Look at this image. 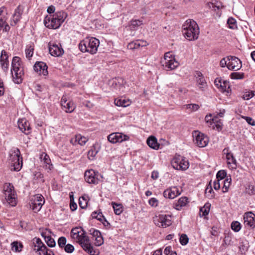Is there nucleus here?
<instances>
[{"label":"nucleus","mask_w":255,"mask_h":255,"mask_svg":"<svg viewBox=\"0 0 255 255\" xmlns=\"http://www.w3.org/2000/svg\"><path fill=\"white\" fill-rule=\"evenodd\" d=\"M20 152L18 148H15L10 152L9 160L14 171H18L22 167V161H20Z\"/></svg>","instance_id":"6e6552de"},{"label":"nucleus","mask_w":255,"mask_h":255,"mask_svg":"<svg viewBox=\"0 0 255 255\" xmlns=\"http://www.w3.org/2000/svg\"><path fill=\"white\" fill-rule=\"evenodd\" d=\"M216 116L212 118V115L210 114L205 117V120L207 123L209 124V126L211 127L213 124H215V121H216Z\"/></svg>","instance_id":"4c0bfd02"},{"label":"nucleus","mask_w":255,"mask_h":255,"mask_svg":"<svg viewBox=\"0 0 255 255\" xmlns=\"http://www.w3.org/2000/svg\"><path fill=\"white\" fill-rule=\"evenodd\" d=\"M49 51L52 56L57 57L62 55L64 53V50L61 47L56 44L52 43H49Z\"/></svg>","instance_id":"4be33fe9"},{"label":"nucleus","mask_w":255,"mask_h":255,"mask_svg":"<svg viewBox=\"0 0 255 255\" xmlns=\"http://www.w3.org/2000/svg\"><path fill=\"white\" fill-rule=\"evenodd\" d=\"M149 204L153 207H156L158 205V201L155 198H151L148 200Z\"/></svg>","instance_id":"4d7b16f0"},{"label":"nucleus","mask_w":255,"mask_h":255,"mask_svg":"<svg viewBox=\"0 0 255 255\" xmlns=\"http://www.w3.org/2000/svg\"><path fill=\"white\" fill-rule=\"evenodd\" d=\"M215 126L218 130L221 129L222 125L220 121H218L217 118L216 119V121H215V124H213L211 127L213 128H215Z\"/></svg>","instance_id":"e2e57ef3"},{"label":"nucleus","mask_w":255,"mask_h":255,"mask_svg":"<svg viewBox=\"0 0 255 255\" xmlns=\"http://www.w3.org/2000/svg\"><path fill=\"white\" fill-rule=\"evenodd\" d=\"M231 78L233 79H243L244 78V73L234 72L231 74Z\"/></svg>","instance_id":"a18cd8bd"},{"label":"nucleus","mask_w":255,"mask_h":255,"mask_svg":"<svg viewBox=\"0 0 255 255\" xmlns=\"http://www.w3.org/2000/svg\"><path fill=\"white\" fill-rule=\"evenodd\" d=\"M227 176V172L224 170H221L219 171L216 175V178L220 181L224 179Z\"/></svg>","instance_id":"49530a36"},{"label":"nucleus","mask_w":255,"mask_h":255,"mask_svg":"<svg viewBox=\"0 0 255 255\" xmlns=\"http://www.w3.org/2000/svg\"><path fill=\"white\" fill-rule=\"evenodd\" d=\"M182 27V32L186 38L189 40H194L198 38L199 28L195 21L188 19Z\"/></svg>","instance_id":"20e7f679"},{"label":"nucleus","mask_w":255,"mask_h":255,"mask_svg":"<svg viewBox=\"0 0 255 255\" xmlns=\"http://www.w3.org/2000/svg\"><path fill=\"white\" fill-rule=\"evenodd\" d=\"M88 201L84 197H80L79 200V204L80 207L82 209H85L87 208L88 205Z\"/></svg>","instance_id":"ea45409f"},{"label":"nucleus","mask_w":255,"mask_h":255,"mask_svg":"<svg viewBox=\"0 0 255 255\" xmlns=\"http://www.w3.org/2000/svg\"><path fill=\"white\" fill-rule=\"evenodd\" d=\"M228 60V68L230 70L238 71L242 67V61L237 57L228 56L227 57Z\"/></svg>","instance_id":"4468645a"},{"label":"nucleus","mask_w":255,"mask_h":255,"mask_svg":"<svg viewBox=\"0 0 255 255\" xmlns=\"http://www.w3.org/2000/svg\"><path fill=\"white\" fill-rule=\"evenodd\" d=\"M171 163L172 166L177 170H185L189 167L188 161L182 157H174Z\"/></svg>","instance_id":"f8f14e48"},{"label":"nucleus","mask_w":255,"mask_h":255,"mask_svg":"<svg viewBox=\"0 0 255 255\" xmlns=\"http://www.w3.org/2000/svg\"><path fill=\"white\" fill-rule=\"evenodd\" d=\"M99 148L98 145L94 144L88 152V158L90 160H93L99 152Z\"/></svg>","instance_id":"7c9ffc66"},{"label":"nucleus","mask_w":255,"mask_h":255,"mask_svg":"<svg viewBox=\"0 0 255 255\" xmlns=\"http://www.w3.org/2000/svg\"><path fill=\"white\" fill-rule=\"evenodd\" d=\"M3 193L6 202L12 207L15 206L17 204L16 195L13 186L9 183H5L3 185Z\"/></svg>","instance_id":"423d86ee"},{"label":"nucleus","mask_w":255,"mask_h":255,"mask_svg":"<svg viewBox=\"0 0 255 255\" xmlns=\"http://www.w3.org/2000/svg\"><path fill=\"white\" fill-rule=\"evenodd\" d=\"M188 202V198L187 197H182L174 203V207L177 210H180L183 207L186 206Z\"/></svg>","instance_id":"bb28decb"},{"label":"nucleus","mask_w":255,"mask_h":255,"mask_svg":"<svg viewBox=\"0 0 255 255\" xmlns=\"http://www.w3.org/2000/svg\"><path fill=\"white\" fill-rule=\"evenodd\" d=\"M47 68L46 63L42 61L36 62L33 66V69L35 72L39 75H43V76L48 75Z\"/></svg>","instance_id":"412c9836"},{"label":"nucleus","mask_w":255,"mask_h":255,"mask_svg":"<svg viewBox=\"0 0 255 255\" xmlns=\"http://www.w3.org/2000/svg\"><path fill=\"white\" fill-rule=\"evenodd\" d=\"M143 24L142 20H132L130 21V25L134 28L135 27L140 26Z\"/></svg>","instance_id":"13d9d810"},{"label":"nucleus","mask_w":255,"mask_h":255,"mask_svg":"<svg viewBox=\"0 0 255 255\" xmlns=\"http://www.w3.org/2000/svg\"><path fill=\"white\" fill-rule=\"evenodd\" d=\"M210 204H206L203 207L200 209V215L201 217L206 216L209 214L210 211Z\"/></svg>","instance_id":"473e14b6"},{"label":"nucleus","mask_w":255,"mask_h":255,"mask_svg":"<svg viewBox=\"0 0 255 255\" xmlns=\"http://www.w3.org/2000/svg\"><path fill=\"white\" fill-rule=\"evenodd\" d=\"M87 141L88 139L86 137L82 136L81 134H77L70 140V142L73 145L78 144L80 145H83Z\"/></svg>","instance_id":"a878e982"},{"label":"nucleus","mask_w":255,"mask_h":255,"mask_svg":"<svg viewBox=\"0 0 255 255\" xmlns=\"http://www.w3.org/2000/svg\"><path fill=\"white\" fill-rule=\"evenodd\" d=\"M195 77L196 79V85L199 89L202 91L205 90L207 84L203 74L200 71H196Z\"/></svg>","instance_id":"aec40b11"},{"label":"nucleus","mask_w":255,"mask_h":255,"mask_svg":"<svg viewBox=\"0 0 255 255\" xmlns=\"http://www.w3.org/2000/svg\"><path fill=\"white\" fill-rule=\"evenodd\" d=\"M91 232V234L93 235V237L96 238L101 236V233L98 230H95L94 229H92L90 230Z\"/></svg>","instance_id":"0e129e2a"},{"label":"nucleus","mask_w":255,"mask_h":255,"mask_svg":"<svg viewBox=\"0 0 255 255\" xmlns=\"http://www.w3.org/2000/svg\"><path fill=\"white\" fill-rule=\"evenodd\" d=\"M211 4L213 8L216 7L218 9L224 7V6L220 2H217L216 3H211Z\"/></svg>","instance_id":"338daca9"},{"label":"nucleus","mask_w":255,"mask_h":255,"mask_svg":"<svg viewBox=\"0 0 255 255\" xmlns=\"http://www.w3.org/2000/svg\"><path fill=\"white\" fill-rule=\"evenodd\" d=\"M137 40L132 41L129 43L127 46L128 49L133 50L139 48V44Z\"/></svg>","instance_id":"c03bdc74"},{"label":"nucleus","mask_w":255,"mask_h":255,"mask_svg":"<svg viewBox=\"0 0 255 255\" xmlns=\"http://www.w3.org/2000/svg\"><path fill=\"white\" fill-rule=\"evenodd\" d=\"M232 179L231 178L227 177V178L224 181V186L222 188V191L223 193L227 192L229 190V188L231 184Z\"/></svg>","instance_id":"f704fd0d"},{"label":"nucleus","mask_w":255,"mask_h":255,"mask_svg":"<svg viewBox=\"0 0 255 255\" xmlns=\"http://www.w3.org/2000/svg\"><path fill=\"white\" fill-rule=\"evenodd\" d=\"M93 218L97 219L98 220L100 221H102L103 218H105L102 214L101 212H94L92 213L91 215Z\"/></svg>","instance_id":"37998d69"},{"label":"nucleus","mask_w":255,"mask_h":255,"mask_svg":"<svg viewBox=\"0 0 255 255\" xmlns=\"http://www.w3.org/2000/svg\"><path fill=\"white\" fill-rule=\"evenodd\" d=\"M244 224L246 227H255V215L252 212H246L244 215Z\"/></svg>","instance_id":"a211bd4d"},{"label":"nucleus","mask_w":255,"mask_h":255,"mask_svg":"<svg viewBox=\"0 0 255 255\" xmlns=\"http://www.w3.org/2000/svg\"><path fill=\"white\" fill-rule=\"evenodd\" d=\"M2 29H3L5 31H8L10 29V27L6 23V19L5 18V17H0V30Z\"/></svg>","instance_id":"72a5a7b5"},{"label":"nucleus","mask_w":255,"mask_h":255,"mask_svg":"<svg viewBox=\"0 0 255 255\" xmlns=\"http://www.w3.org/2000/svg\"><path fill=\"white\" fill-rule=\"evenodd\" d=\"M193 137L194 143L200 147H205L209 142L208 137L198 131H193Z\"/></svg>","instance_id":"1a4fd4ad"},{"label":"nucleus","mask_w":255,"mask_h":255,"mask_svg":"<svg viewBox=\"0 0 255 255\" xmlns=\"http://www.w3.org/2000/svg\"><path fill=\"white\" fill-rule=\"evenodd\" d=\"M35 251L39 255H54L53 252L51 250L48 249L45 245L40 248H35Z\"/></svg>","instance_id":"c756f323"},{"label":"nucleus","mask_w":255,"mask_h":255,"mask_svg":"<svg viewBox=\"0 0 255 255\" xmlns=\"http://www.w3.org/2000/svg\"><path fill=\"white\" fill-rule=\"evenodd\" d=\"M67 240L64 237H61L58 239V244L60 248H64L66 244Z\"/></svg>","instance_id":"3c124183"},{"label":"nucleus","mask_w":255,"mask_h":255,"mask_svg":"<svg viewBox=\"0 0 255 255\" xmlns=\"http://www.w3.org/2000/svg\"><path fill=\"white\" fill-rule=\"evenodd\" d=\"M51 233V232L49 230L46 229L44 230H42L41 232V235L42 237H43L45 239V240L47 239V237L50 236V234Z\"/></svg>","instance_id":"680f3d73"},{"label":"nucleus","mask_w":255,"mask_h":255,"mask_svg":"<svg viewBox=\"0 0 255 255\" xmlns=\"http://www.w3.org/2000/svg\"><path fill=\"white\" fill-rule=\"evenodd\" d=\"M44 203L45 200L42 195L36 194L31 199L30 206L35 212H37L40 210Z\"/></svg>","instance_id":"9d476101"},{"label":"nucleus","mask_w":255,"mask_h":255,"mask_svg":"<svg viewBox=\"0 0 255 255\" xmlns=\"http://www.w3.org/2000/svg\"><path fill=\"white\" fill-rule=\"evenodd\" d=\"M255 95V91H251V92H246L243 95V99L244 100H249Z\"/></svg>","instance_id":"6e6d98bb"},{"label":"nucleus","mask_w":255,"mask_h":255,"mask_svg":"<svg viewBox=\"0 0 255 255\" xmlns=\"http://www.w3.org/2000/svg\"><path fill=\"white\" fill-rule=\"evenodd\" d=\"M65 251L67 253H72L74 250V247L71 244L66 245L64 247Z\"/></svg>","instance_id":"bf43d9fd"},{"label":"nucleus","mask_w":255,"mask_h":255,"mask_svg":"<svg viewBox=\"0 0 255 255\" xmlns=\"http://www.w3.org/2000/svg\"><path fill=\"white\" fill-rule=\"evenodd\" d=\"M242 118L245 119L249 125L253 126H255V121L252 118L249 117L243 116Z\"/></svg>","instance_id":"052dcab7"},{"label":"nucleus","mask_w":255,"mask_h":255,"mask_svg":"<svg viewBox=\"0 0 255 255\" xmlns=\"http://www.w3.org/2000/svg\"><path fill=\"white\" fill-rule=\"evenodd\" d=\"M181 188L173 186L167 189L163 192V196L166 198L174 199L181 194Z\"/></svg>","instance_id":"6ab92c4d"},{"label":"nucleus","mask_w":255,"mask_h":255,"mask_svg":"<svg viewBox=\"0 0 255 255\" xmlns=\"http://www.w3.org/2000/svg\"><path fill=\"white\" fill-rule=\"evenodd\" d=\"M19 129L25 134H28L31 132L29 123L25 119H21L18 121Z\"/></svg>","instance_id":"5701e85b"},{"label":"nucleus","mask_w":255,"mask_h":255,"mask_svg":"<svg viewBox=\"0 0 255 255\" xmlns=\"http://www.w3.org/2000/svg\"><path fill=\"white\" fill-rule=\"evenodd\" d=\"M40 158L43 162L44 166L48 170H51L53 168V165L51 163V160L49 156L46 153H43L40 155Z\"/></svg>","instance_id":"cd10ccee"},{"label":"nucleus","mask_w":255,"mask_h":255,"mask_svg":"<svg viewBox=\"0 0 255 255\" xmlns=\"http://www.w3.org/2000/svg\"><path fill=\"white\" fill-rule=\"evenodd\" d=\"M148 145L154 149H158L159 147V144L157 142L156 138L154 136H149L146 141Z\"/></svg>","instance_id":"c85d7f7f"},{"label":"nucleus","mask_w":255,"mask_h":255,"mask_svg":"<svg viewBox=\"0 0 255 255\" xmlns=\"http://www.w3.org/2000/svg\"><path fill=\"white\" fill-rule=\"evenodd\" d=\"M100 174L93 169L88 170L85 172V179L89 184H98L100 181Z\"/></svg>","instance_id":"ddd939ff"},{"label":"nucleus","mask_w":255,"mask_h":255,"mask_svg":"<svg viewBox=\"0 0 255 255\" xmlns=\"http://www.w3.org/2000/svg\"><path fill=\"white\" fill-rule=\"evenodd\" d=\"M185 106L186 109L190 110L191 112L196 111L199 108V105L195 104H188L186 105Z\"/></svg>","instance_id":"5fc2aeb1"},{"label":"nucleus","mask_w":255,"mask_h":255,"mask_svg":"<svg viewBox=\"0 0 255 255\" xmlns=\"http://www.w3.org/2000/svg\"><path fill=\"white\" fill-rule=\"evenodd\" d=\"M8 55L7 52L3 50L1 51L0 56V63L2 69L4 71H6L8 67Z\"/></svg>","instance_id":"393cba45"},{"label":"nucleus","mask_w":255,"mask_h":255,"mask_svg":"<svg viewBox=\"0 0 255 255\" xmlns=\"http://www.w3.org/2000/svg\"><path fill=\"white\" fill-rule=\"evenodd\" d=\"M23 7L19 5L17 8L15 9L14 12L12 15V19L11 22L12 26H14L20 20L21 15L23 13Z\"/></svg>","instance_id":"b1692460"},{"label":"nucleus","mask_w":255,"mask_h":255,"mask_svg":"<svg viewBox=\"0 0 255 255\" xmlns=\"http://www.w3.org/2000/svg\"><path fill=\"white\" fill-rule=\"evenodd\" d=\"M219 83H220V88L221 90L223 92H226L227 93L229 92L230 91V86L228 83H227L225 81H224L223 83H221L220 81H219Z\"/></svg>","instance_id":"79ce46f5"},{"label":"nucleus","mask_w":255,"mask_h":255,"mask_svg":"<svg viewBox=\"0 0 255 255\" xmlns=\"http://www.w3.org/2000/svg\"><path fill=\"white\" fill-rule=\"evenodd\" d=\"M113 207L114 212L116 215H120L123 212V208L122 205L120 204H117L116 203H112Z\"/></svg>","instance_id":"c9c22d12"},{"label":"nucleus","mask_w":255,"mask_h":255,"mask_svg":"<svg viewBox=\"0 0 255 255\" xmlns=\"http://www.w3.org/2000/svg\"><path fill=\"white\" fill-rule=\"evenodd\" d=\"M154 222L156 226L166 228L171 225V216L160 214L154 218Z\"/></svg>","instance_id":"9b49d317"},{"label":"nucleus","mask_w":255,"mask_h":255,"mask_svg":"<svg viewBox=\"0 0 255 255\" xmlns=\"http://www.w3.org/2000/svg\"><path fill=\"white\" fill-rule=\"evenodd\" d=\"M12 249L16 252H19L22 248V245L21 243H18L17 242H14L12 243Z\"/></svg>","instance_id":"864d4df0"},{"label":"nucleus","mask_w":255,"mask_h":255,"mask_svg":"<svg viewBox=\"0 0 255 255\" xmlns=\"http://www.w3.org/2000/svg\"><path fill=\"white\" fill-rule=\"evenodd\" d=\"M161 63L166 70H173L179 65V63L175 60V56L170 52L165 53L164 58L161 60Z\"/></svg>","instance_id":"0eeeda50"},{"label":"nucleus","mask_w":255,"mask_h":255,"mask_svg":"<svg viewBox=\"0 0 255 255\" xmlns=\"http://www.w3.org/2000/svg\"><path fill=\"white\" fill-rule=\"evenodd\" d=\"M128 139L129 137L128 135L120 132L112 133L108 136V140L113 143L122 142L128 140Z\"/></svg>","instance_id":"f3484780"},{"label":"nucleus","mask_w":255,"mask_h":255,"mask_svg":"<svg viewBox=\"0 0 255 255\" xmlns=\"http://www.w3.org/2000/svg\"><path fill=\"white\" fill-rule=\"evenodd\" d=\"M228 61V60L227 59V57L224 58L222 59L220 61V65L222 67H225L226 66H227L228 67V62H227Z\"/></svg>","instance_id":"774afa93"},{"label":"nucleus","mask_w":255,"mask_h":255,"mask_svg":"<svg viewBox=\"0 0 255 255\" xmlns=\"http://www.w3.org/2000/svg\"><path fill=\"white\" fill-rule=\"evenodd\" d=\"M33 241L34 244L33 250L34 251L35 248H40L41 247L45 246L39 238H35L33 239Z\"/></svg>","instance_id":"58836bf2"},{"label":"nucleus","mask_w":255,"mask_h":255,"mask_svg":"<svg viewBox=\"0 0 255 255\" xmlns=\"http://www.w3.org/2000/svg\"><path fill=\"white\" fill-rule=\"evenodd\" d=\"M227 24L230 29H235L237 28V21L233 17H230L227 20Z\"/></svg>","instance_id":"e433bc0d"},{"label":"nucleus","mask_w":255,"mask_h":255,"mask_svg":"<svg viewBox=\"0 0 255 255\" xmlns=\"http://www.w3.org/2000/svg\"><path fill=\"white\" fill-rule=\"evenodd\" d=\"M62 109L67 113H72L76 108V105L71 100H68L66 96H63L61 100Z\"/></svg>","instance_id":"2eb2a0df"},{"label":"nucleus","mask_w":255,"mask_h":255,"mask_svg":"<svg viewBox=\"0 0 255 255\" xmlns=\"http://www.w3.org/2000/svg\"><path fill=\"white\" fill-rule=\"evenodd\" d=\"M71 237L74 241L79 243L82 249L90 255H98L90 243L89 237L81 227H75L71 231Z\"/></svg>","instance_id":"f257e3e1"},{"label":"nucleus","mask_w":255,"mask_h":255,"mask_svg":"<svg viewBox=\"0 0 255 255\" xmlns=\"http://www.w3.org/2000/svg\"><path fill=\"white\" fill-rule=\"evenodd\" d=\"M115 105L119 107H126L129 106L130 102L128 100H126L125 98H120L119 99H115L114 102Z\"/></svg>","instance_id":"2f4dec72"},{"label":"nucleus","mask_w":255,"mask_h":255,"mask_svg":"<svg viewBox=\"0 0 255 255\" xmlns=\"http://www.w3.org/2000/svg\"><path fill=\"white\" fill-rule=\"evenodd\" d=\"M231 228L234 231L238 232L241 229V225L238 221H233L231 224Z\"/></svg>","instance_id":"a19ab883"},{"label":"nucleus","mask_w":255,"mask_h":255,"mask_svg":"<svg viewBox=\"0 0 255 255\" xmlns=\"http://www.w3.org/2000/svg\"><path fill=\"white\" fill-rule=\"evenodd\" d=\"M223 152L224 154L226 155V158L229 168L231 170L236 169L237 166V161L233 154L229 151V148H225L224 149Z\"/></svg>","instance_id":"dca6fc26"},{"label":"nucleus","mask_w":255,"mask_h":255,"mask_svg":"<svg viewBox=\"0 0 255 255\" xmlns=\"http://www.w3.org/2000/svg\"><path fill=\"white\" fill-rule=\"evenodd\" d=\"M95 240H96L95 244L97 246H100L102 245L104 243L103 238L101 236L96 237Z\"/></svg>","instance_id":"69168bd1"},{"label":"nucleus","mask_w":255,"mask_h":255,"mask_svg":"<svg viewBox=\"0 0 255 255\" xmlns=\"http://www.w3.org/2000/svg\"><path fill=\"white\" fill-rule=\"evenodd\" d=\"M33 50L34 48L31 46H28L25 49V54L27 58L30 59L31 57H32L33 54Z\"/></svg>","instance_id":"de8ad7c7"},{"label":"nucleus","mask_w":255,"mask_h":255,"mask_svg":"<svg viewBox=\"0 0 255 255\" xmlns=\"http://www.w3.org/2000/svg\"><path fill=\"white\" fill-rule=\"evenodd\" d=\"M125 82L124 80L122 78H116L113 80V85L115 84L116 86L119 85V87L120 88L124 84Z\"/></svg>","instance_id":"603ef678"},{"label":"nucleus","mask_w":255,"mask_h":255,"mask_svg":"<svg viewBox=\"0 0 255 255\" xmlns=\"http://www.w3.org/2000/svg\"><path fill=\"white\" fill-rule=\"evenodd\" d=\"M189 239L186 234H182L180 238V243L183 245H186L188 243Z\"/></svg>","instance_id":"8fccbe9b"},{"label":"nucleus","mask_w":255,"mask_h":255,"mask_svg":"<svg viewBox=\"0 0 255 255\" xmlns=\"http://www.w3.org/2000/svg\"><path fill=\"white\" fill-rule=\"evenodd\" d=\"M67 14L63 11H59L52 15L46 16L44 20L45 26L49 29L59 28L64 21Z\"/></svg>","instance_id":"f03ea898"},{"label":"nucleus","mask_w":255,"mask_h":255,"mask_svg":"<svg viewBox=\"0 0 255 255\" xmlns=\"http://www.w3.org/2000/svg\"><path fill=\"white\" fill-rule=\"evenodd\" d=\"M45 241L47 246L50 248L54 247L56 245V243L54 240L50 236L47 237V239Z\"/></svg>","instance_id":"09e8293b"},{"label":"nucleus","mask_w":255,"mask_h":255,"mask_svg":"<svg viewBox=\"0 0 255 255\" xmlns=\"http://www.w3.org/2000/svg\"><path fill=\"white\" fill-rule=\"evenodd\" d=\"M11 73L12 81L15 84H20L23 80L24 75L23 66L20 58L15 56L11 62Z\"/></svg>","instance_id":"7ed1b4c3"},{"label":"nucleus","mask_w":255,"mask_h":255,"mask_svg":"<svg viewBox=\"0 0 255 255\" xmlns=\"http://www.w3.org/2000/svg\"><path fill=\"white\" fill-rule=\"evenodd\" d=\"M99 44V39L95 37H87L80 42L79 48L82 52H87L93 54L97 52Z\"/></svg>","instance_id":"39448f33"}]
</instances>
